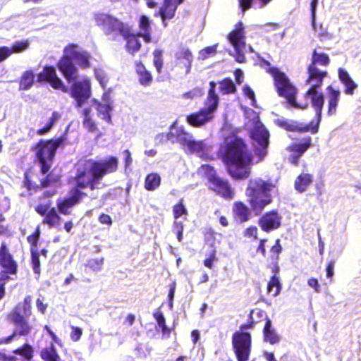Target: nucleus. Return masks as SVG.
I'll return each instance as SVG.
<instances>
[{"label":"nucleus","instance_id":"f257e3e1","mask_svg":"<svg viewBox=\"0 0 361 361\" xmlns=\"http://www.w3.org/2000/svg\"><path fill=\"white\" fill-rule=\"evenodd\" d=\"M329 62L330 60L327 54L314 50L312 56V63L308 68L309 77L307 84L310 87L305 94V98L310 99L312 105L315 109L316 123L312 121L309 125H304L296 121L278 118L275 121V123L278 126L288 131H311L313 134L318 131L324 105V97L322 93L318 92L317 88L322 85L323 79L326 76L327 72L319 69L317 66H326Z\"/></svg>","mask_w":361,"mask_h":361},{"label":"nucleus","instance_id":"f03ea898","mask_svg":"<svg viewBox=\"0 0 361 361\" xmlns=\"http://www.w3.org/2000/svg\"><path fill=\"white\" fill-rule=\"evenodd\" d=\"M224 161L233 178L244 179L249 176L252 154L241 138L235 137L227 140Z\"/></svg>","mask_w":361,"mask_h":361},{"label":"nucleus","instance_id":"7ed1b4c3","mask_svg":"<svg viewBox=\"0 0 361 361\" xmlns=\"http://www.w3.org/2000/svg\"><path fill=\"white\" fill-rule=\"evenodd\" d=\"M118 159L111 157L99 161H87L84 169H78L76 176L77 185L81 188L98 189L103 186L102 179L104 175L116 171Z\"/></svg>","mask_w":361,"mask_h":361},{"label":"nucleus","instance_id":"20e7f679","mask_svg":"<svg viewBox=\"0 0 361 361\" xmlns=\"http://www.w3.org/2000/svg\"><path fill=\"white\" fill-rule=\"evenodd\" d=\"M157 139L167 140L172 142H178L186 152L196 154L203 159L211 158L209 155L211 147L207 145L203 141L195 140L192 134L186 132L182 127H178L174 123L166 134H159Z\"/></svg>","mask_w":361,"mask_h":361},{"label":"nucleus","instance_id":"39448f33","mask_svg":"<svg viewBox=\"0 0 361 361\" xmlns=\"http://www.w3.org/2000/svg\"><path fill=\"white\" fill-rule=\"evenodd\" d=\"M90 54L76 44L67 46L63 50V56L58 63V68L65 78L71 82L78 77V69L73 63L74 61L82 68L90 66Z\"/></svg>","mask_w":361,"mask_h":361},{"label":"nucleus","instance_id":"423d86ee","mask_svg":"<svg viewBox=\"0 0 361 361\" xmlns=\"http://www.w3.org/2000/svg\"><path fill=\"white\" fill-rule=\"evenodd\" d=\"M274 188L275 185L273 183L261 178L250 180L246 189V195L252 210L256 214L260 213L271 202V192Z\"/></svg>","mask_w":361,"mask_h":361},{"label":"nucleus","instance_id":"0eeeda50","mask_svg":"<svg viewBox=\"0 0 361 361\" xmlns=\"http://www.w3.org/2000/svg\"><path fill=\"white\" fill-rule=\"evenodd\" d=\"M209 85L210 89L204 102V107L187 116V122L193 127H201L211 121L218 107L219 98L215 91L216 84L212 81Z\"/></svg>","mask_w":361,"mask_h":361},{"label":"nucleus","instance_id":"6e6552de","mask_svg":"<svg viewBox=\"0 0 361 361\" xmlns=\"http://www.w3.org/2000/svg\"><path fill=\"white\" fill-rule=\"evenodd\" d=\"M245 115L252 120L254 126L250 131V135L253 140L255 154L259 157V160H262L267 154L269 132L264 128L259 120L258 114L255 111L250 109H245Z\"/></svg>","mask_w":361,"mask_h":361},{"label":"nucleus","instance_id":"1a4fd4ad","mask_svg":"<svg viewBox=\"0 0 361 361\" xmlns=\"http://www.w3.org/2000/svg\"><path fill=\"white\" fill-rule=\"evenodd\" d=\"M94 20L97 26L100 27L104 35L116 39L118 37H127L130 32V27L111 15L97 13Z\"/></svg>","mask_w":361,"mask_h":361},{"label":"nucleus","instance_id":"9d476101","mask_svg":"<svg viewBox=\"0 0 361 361\" xmlns=\"http://www.w3.org/2000/svg\"><path fill=\"white\" fill-rule=\"evenodd\" d=\"M31 302V296H26L23 302L18 303L8 315L9 320L16 325L18 334L21 336L28 334L32 329L27 321L32 314Z\"/></svg>","mask_w":361,"mask_h":361},{"label":"nucleus","instance_id":"9b49d317","mask_svg":"<svg viewBox=\"0 0 361 361\" xmlns=\"http://www.w3.org/2000/svg\"><path fill=\"white\" fill-rule=\"evenodd\" d=\"M61 137L54 140L40 141L36 147V157L41 165L43 174L49 171L56 149L63 142Z\"/></svg>","mask_w":361,"mask_h":361},{"label":"nucleus","instance_id":"f8f14e48","mask_svg":"<svg viewBox=\"0 0 361 361\" xmlns=\"http://www.w3.org/2000/svg\"><path fill=\"white\" fill-rule=\"evenodd\" d=\"M245 35L242 22H238L235 29L228 35V39L234 48L233 56L239 63H243L245 61V54L247 52H253V49L250 45H247L245 42Z\"/></svg>","mask_w":361,"mask_h":361},{"label":"nucleus","instance_id":"ddd939ff","mask_svg":"<svg viewBox=\"0 0 361 361\" xmlns=\"http://www.w3.org/2000/svg\"><path fill=\"white\" fill-rule=\"evenodd\" d=\"M274 78L279 95L285 97L290 105L297 109H304L307 108L308 105L307 103L301 105L296 102L295 96L297 90L290 83L284 73L275 71Z\"/></svg>","mask_w":361,"mask_h":361},{"label":"nucleus","instance_id":"4468645a","mask_svg":"<svg viewBox=\"0 0 361 361\" xmlns=\"http://www.w3.org/2000/svg\"><path fill=\"white\" fill-rule=\"evenodd\" d=\"M71 97L74 99V106L77 109L84 107L88 104L91 97V82L89 78L84 76L75 81L70 88Z\"/></svg>","mask_w":361,"mask_h":361},{"label":"nucleus","instance_id":"2eb2a0df","mask_svg":"<svg viewBox=\"0 0 361 361\" xmlns=\"http://www.w3.org/2000/svg\"><path fill=\"white\" fill-rule=\"evenodd\" d=\"M201 172L207 173L209 178V188L226 199H232L234 196V190L228 183L215 176L214 169L209 165H202Z\"/></svg>","mask_w":361,"mask_h":361},{"label":"nucleus","instance_id":"dca6fc26","mask_svg":"<svg viewBox=\"0 0 361 361\" xmlns=\"http://www.w3.org/2000/svg\"><path fill=\"white\" fill-rule=\"evenodd\" d=\"M251 336L246 332H235L232 337V345L238 361H247L251 352Z\"/></svg>","mask_w":361,"mask_h":361},{"label":"nucleus","instance_id":"f3484780","mask_svg":"<svg viewBox=\"0 0 361 361\" xmlns=\"http://www.w3.org/2000/svg\"><path fill=\"white\" fill-rule=\"evenodd\" d=\"M0 264L3 269L0 272V286L4 288L5 281L12 279L10 275H15L17 270V264L8 252L4 244L0 248Z\"/></svg>","mask_w":361,"mask_h":361},{"label":"nucleus","instance_id":"a211bd4d","mask_svg":"<svg viewBox=\"0 0 361 361\" xmlns=\"http://www.w3.org/2000/svg\"><path fill=\"white\" fill-rule=\"evenodd\" d=\"M192 51L187 47H180L174 54V67L184 75H188L193 62Z\"/></svg>","mask_w":361,"mask_h":361},{"label":"nucleus","instance_id":"6ab92c4d","mask_svg":"<svg viewBox=\"0 0 361 361\" xmlns=\"http://www.w3.org/2000/svg\"><path fill=\"white\" fill-rule=\"evenodd\" d=\"M39 81H47L51 86L57 90H61L63 92H68V88L63 85L61 80L56 75V71L53 67H45L39 74Z\"/></svg>","mask_w":361,"mask_h":361},{"label":"nucleus","instance_id":"aec40b11","mask_svg":"<svg viewBox=\"0 0 361 361\" xmlns=\"http://www.w3.org/2000/svg\"><path fill=\"white\" fill-rule=\"evenodd\" d=\"M312 139L310 137H305L302 142H294L290 145L288 149L292 152L288 159L290 163L294 165H298L301 156L311 146Z\"/></svg>","mask_w":361,"mask_h":361},{"label":"nucleus","instance_id":"412c9836","mask_svg":"<svg viewBox=\"0 0 361 361\" xmlns=\"http://www.w3.org/2000/svg\"><path fill=\"white\" fill-rule=\"evenodd\" d=\"M281 216L276 212L272 211L266 213L259 220L262 229L269 232L277 229L281 226Z\"/></svg>","mask_w":361,"mask_h":361},{"label":"nucleus","instance_id":"4be33fe9","mask_svg":"<svg viewBox=\"0 0 361 361\" xmlns=\"http://www.w3.org/2000/svg\"><path fill=\"white\" fill-rule=\"evenodd\" d=\"M30 42L26 39L15 42L11 47L3 46L0 47V63L7 59L13 53H20L27 49Z\"/></svg>","mask_w":361,"mask_h":361},{"label":"nucleus","instance_id":"5701e85b","mask_svg":"<svg viewBox=\"0 0 361 361\" xmlns=\"http://www.w3.org/2000/svg\"><path fill=\"white\" fill-rule=\"evenodd\" d=\"M83 195L80 191L75 190L71 197L57 203L59 212L66 215L70 213L69 209L80 202Z\"/></svg>","mask_w":361,"mask_h":361},{"label":"nucleus","instance_id":"b1692460","mask_svg":"<svg viewBox=\"0 0 361 361\" xmlns=\"http://www.w3.org/2000/svg\"><path fill=\"white\" fill-rule=\"evenodd\" d=\"M135 70L140 84L142 86H149L152 82V74L141 61L135 62Z\"/></svg>","mask_w":361,"mask_h":361},{"label":"nucleus","instance_id":"393cba45","mask_svg":"<svg viewBox=\"0 0 361 361\" xmlns=\"http://www.w3.org/2000/svg\"><path fill=\"white\" fill-rule=\"evenodd\" d=\"M94 107L97 110L98 116L108 123L111 122L110 112L112 110V106L110 104H103L96 99L90 101V106Z\"/></svg>","mask_w":361,"mask_h":361},{"label":"nucleus","instance_id":"a878e982","mask_svg":"<svg viewBox=\"0 0 361 361\" xmlns=\"http://www.w3.org/2000/svg\"><path fill=\"white\" fill-rule=\"evenodd\" d=\"M183 0H165L164 6L159 10V15L163 21L166 19H171L173 17L177 6L180 4Z\"/></svg>","mask_w":361,"mask_h":361},{"label":"nucleus","instance_id":"bb28decb","mask_svg":"<svg viewBox=\"0 0 361 361\" xmlns=\"http://www.w3.org/2000/svg\"><path fill=\"white\" fill-rule=\"evenodd\" d=\"M338 78L345 86V93L346 94L353 95L354 90L357 87V85L353 80L347 71L340 68L338 69Z\"/></svg>","mask_w":361,"mask_h":361},{"label":"nucleus","instance_id":"cd10ccee","mask_svg":"<svg viewBox=\"0 0 361 361\" xmlns=\"http://www.w3.org/2000/svg\"><path fill=\"white\" fill-rule=\"evenodd\" d=\"M80 113L82 116V125L84 128L90 133L97 132V126L92 118V108H83L80 111Z\"/></svg>","mask_w":361,"mask_h":361},{"label":"nucleus","instance_id":"c85d7f7f","mask_svg":"<svg viewBox=\"0 0 361 361\" xmlns=\"http://www.w3.org/2000/svg\"><path fill=\"white\" fill-rule=\"evenodd\" d=\"M233 214L236 219L240 222L247 221L250 216V209L241 202H235Z\"/></svg>","mask_w":361,"mask_h":361},{"label":"nucleus","instance_id":"c756f323","mask_svg":"<svg viewBox=\"0 0 361 361\" xmlns=\"http://www.w3.org/2000/svg\"><path fill=\"white\" fill-rule=\"evenodd\" d=\"M328 90V114L333 115L336 112V107L339 101L340 91L336 90L331 86H329Z\"/></svg>","mask_w":361,"mask_h":361},{"label":"nucleus","instance_id":"7c9ffc66","mask_svg":"<svg viewBox=\"0 0 361 361\" xmlns=\"http://www.w3.org/2000/svg\"><path fill=\"white\" fill-rule=\"evenodd\" d=\"M140 32L137 33V36H140L144 39V40L149 43L151 42V27L149 18L142 16L140 18L139 23Z\"/></svg>","mask_w":361,"mask_h":361},{"label":"nucleus","instance_id":"2f4dec72","mask_svg":"<svg viewBox=\"0 0 361 361\" xmlns=\"http://www.w3.org/2000/svg\"><path fill=\"white\" fill-rule=\"evenodd\" d=\"M313 181L312 176L309 173H302L297 177L294 186L299 192H305Z\"/></svg>","mask_w":361,"mask_h":361},{"label":"nucleus","instance_id":"473e14b6","mask_svg":"<svg viewBox=\"0 0 361 361\" xmlns=\"http://www.w3.org/2000/svg\"><path fill=\"white\" fill-rule=\"evenodd\" d=\"M264 337L266 342L271 345L277 343L280 341V336L276 333L275 330L272 328L271 322L267 319L264 328Z\"/></svg>","mask_w":361,"mask_h":361},{"label":"nucleus","instance_id":"72a5a7b5","mask_svg":"<svg viewBox=\"0 0 361 361\" xmlns=\"http://www.w3.org/2000/svg\"><path fill=\"white\" fill-rule=\"evenodd\" d=\"M139 36L131 33V31L127 37H123L126 40V50L132 55L137 52L141 48V43L138 39Z\"/></svg>","mask_w":361,"mask_h":361},{"label":"nucleus","instance_id":"f704fd0d","mask_svg":"<svg viewBox=\"0 0 361 361\" xmlns=\"http://www.w3.org/2000/svg\"><path fill=\"white\" fill-rule=\"evenodd\" d=\"M40 355L44 361H63L56 352L53 342L50 343L49 346L41 350Z\"/></svg>","mask_w":361,"mask_h":361},{"label":"nucleus","instance_id":"c9c22d12","mask_svg":"<svg viewBox=\"0 0 361 361\" xmlns=\"http://www.w3.org/2000/svg\"><path fill=\"white\" fill-rule=\"evenodd\" d=\"M161 184V177L157 173H151L148 174L145 180V188L149 191H154Z\"/></svg>","mask_w":361,"mask_h":361},{"label":"nucleus","instance_id":"e433bc0d","mask_svg":"<svg viewBox=\"0 0 361 361\" xmlns=\"http://www.w3.org/2000/svg\"><path fill=\"white\" fill-rule=\"evenodd\" d=\"M61 217L58 215L56 209L52 207L44 215L42 223L44 224H48L50 227H54L59 225Z\"/></svg>","mask_w":361,"mask_h":361},{"label":"nucleus","instance_id":"4c0bfd02","mask_svg":"<svg viewBox=\"0 0 361 361\" xmlns=\"http://www.w3.org/2000/svg\"><path fill=\"white\" fill-rule=\"evenodd\" d=\"M34 82V73L27 71L23 73L20 81V90H27L30 89Z\"/></svg>","mask_w":361,"mask_h":361},{"label":"nucleus","instance_id":"58836bf2","mask_svg":"<svg viewBox=\"0 0 361 361\" xmlns=\"http://www.w3.org/2000/svg\"><path fill=\"white\" fill-rule=\"evenodd\" d=\"M61 118V114L59 112L54 111L51 116L49 118L48 123L46 126L37 130L38 135H44L49 132L53 126Z\"/></svg>","mask_w":361,"mask_h":361},{"label":"nucleus","instance_id":"ea45409f","mask_svg":"<svg viewBox=\"0 0 361 361\" xmlns=\"http://www.w3.org/2000/svg\"><path fill=\"white\" fill-rule=\"evenodd\" d=\"M219 90L224 94L235 92L236 88L233 82L230 79H224L219 82Z\"/></svg>","mask_w":361,"mask_h":361},{"label":"nucleus","instance_id":"a19ab883","mask_svg":"<svg viewBox=\"0 0 361 361\" xmlns=\"http://www.w3.org/2000/svg\"><path fill=\"white\" fill-rule=\"evenodd\" d=\"M13 353L29 360L33 357V349L29 344H25L22 348L13 350Z\"/></svg>","mask_w":361,"mask_h":361},{"label":"nucleus","instance_id":"79ce46f5","mask_svg":"<svg viewBox=\"0 0 361 361\" xmlns=\"http://www.w3.org/2000/svg\"><path fill=\"white\" fill-rule=\"evenodd\" d=\"M281 290V285L279 279L276 276H272L268 284V292L272 293L273 296H276L279 294Z\"/></svg>","mask_w":361,"mask_h":361},{"label":"nucleus","instance_id":"37998d69","mask_svg":"<svg viewBox=\"0 0 361 361\" xmlns=\"http://www.w3.org/2000/svg\"><path fill=\"white\" fill-rule=\"evenodd\" d=\"M104 264V258H94L87 261V265L94 271H100Z\"/></svg>","mask_w":361,"mask_h":361},{"label":"nucleus","instance_id":"c03bdc74","mask_svg":"<svg viewBox=\"0 0 361 361\" xmlns=\"http://www.w3.org/2000/svg\"><path fill=\"white\" fill-rule=\"evenodd\" d=\"M153 62L158 73H161L163 66L162 51L156 49L153 52Z\"/></svg>","mask_w":361,"mask_h":361},{"label":"nucleus","instance_id":"a18cd8bd","mask_svg":"<svg viewBox=\"0 0 361 361\" xmlns=\"http://www.w3.org/2000/svg\"><path fill=\"white\" fill-rule=\"evenodd\" d=\"M216 47L217 45L215 44L202 49L199 52V59L204 60L209 56H214L216 53Z\"/></svg>","mask_w":361,"mask_h":361},{"label":"nucleus","instance_id":"49530a36","mask_svg":"<svg viewBox=\"0 0 361 361\" xmlns=\"http://www.w3.org/2000/svg\"><path fill=\"white\" fill-rule=\"evenodd\" d=\"M173 212L174 219H178L182 215H187L188 212L186 208L183 204V200L173 207Z\"/></svg>","mask_w":361,"mask_h":361},{"label":"nucleus","instance_id":"de8ad7c7","mask_svg":"<svg viewBox=\"0 0 361 361\" xmlns=\"http://www.w3.org/2000/svg\"><path fill=\"white\" fill-rule=\"evenodd\" d=\"M94 75L97 80L100 83L101 86L104 88L106 85L108 78L104 71L101 68L94 69Z\"/></svg>","mask_w":361,"mask_h":361},{"label":"nucleus","instance_id":"09e8293b","mask_svg":"<svg viewBox=\"0 0 361 361\" xmlns=\"http://www.w3.org/2000/svg\"><path fill=\"white\" fill-rule=\"evenodd\" d=\"M59 175L55 174V173L52 171L45 179L42 180L41 185L42 187L49 186L52 183H56L59 180Z\"/></svg>","mask_w":361,"mask_h":361},{"label":"nucleus","instance_id":"8fccbe9b","mask_svg":"<svg viewBox=\"0 0 361 361\" xmlns=\"http://www.w3.org/2000/svg\"><path fill=\"white\" fill-rule=\"evenodd\" d=\"M154 317L157 320L158 326L161 329L163 333L169 332V330L167 329L165 324V318L161 312H157L154 314Z\"/></svg>","mask_w":361,"mask_h":361},{"label":"nucleus","instance_id":"3c124183","mask_svg":"<svg viewBox=\"0 0 361 361\" xmlns=\"http://www.w3.org/2000/svg\"><path fill=\"white\" fill-rule=\"evenodd\" d=\"M55 192H56L55 190H47V191L44 192L43 194V196L39 197L38 204H48L49 206L51 207V202L49 197H51L52 195H54L55 194Z\"/></svg>","mask_w":361,"mask_h":361},{"label":"nucleus","instance_id":"603ef678","mask_svg":"<svg viewBox=\"0 0 361 361\" xmlns=\"http://www.w3.org/2000/svg\"><path fill=\"white\" fill-rule=\"evenodd\" d=\"M202 95V92L199 88H195L188 92H185L183 94V97L185 99H194L196 97H200Z\"/></svg>","mask_w":361,"mask_h":361},{"label":"nucleus","instance_id":"864d4df0","mask_svg":"<svg viewBox=\"0 0 361 361\" xmlns=\"http://www.w3.org/2000/svg\"><path fill=\"white\" fill-rule=\"evenodd\" d=\"M243 92L244 94L251 100V105L256 106L255 95L253 90L249 86L246 85L243 87Z\"/></svg>","mask_w":361,"mask_h":361},{"label":"nucleus","instance_id":"5fc2aeb1","mask_svg":"<svg viewBox=\"0 0 361 361\" xmlns=\"http://www.w3.org/2000/svg\"><path fill=\"white\" fill-rule=\"evenodd\" d=\"M176 282H173L169 286V306L171 309L173 307V301L175 295V291H176Z\"/></svg>","mask_w":361,"mask_h":361},{"label":"nucleus","instance_id":"6e6d98bb","mask_svg":"<svg viewBox=\"0 0 361 361\" xmlns=\"http://www.w3.org/2000/svg\"><path fill=\"white\" fill-rule=\"evenodd\" d=\"M32 264L33 267V270L35 274L39 273V259L37 253L34 252V251H32Z\"/></svg>","mask_w":361,"mask_h":361},{"label":"nucleus","instance_id":"4d7b16f0","mask_svg":"<svg viewBox=\"0 0 361 361\" xmlns=\"http://www.w3.org/2000/svg\"><path fill=\"white\" fill-rule=\"evenodd\" d=\"M257 228L256 226H250L244 231V235L247 238L253 237L254 239L257 238Z\"/></svg>","mask_w":361,"mask_h":361},{"label":"nucleus","instance_id":"13d9d810","mask_svg":"<svg viewBox=\"0 0 361 361\" xmlns=\"http://www.w3.org/2000/svg\"><path fill=\"white\" fill-rule=\"evenodd\" d=\"M82 329L79 327L72 326V331L71 334V338L73 341H78L80 340L82 336Z\"/></svg>","mask_w":361,"mask_h":361},{"label":"nucleus","instance_id":"bf43d9fd","mask_svg":"<svg viewBox=\"0 0 361 361\" xmlns=\"http://www.w3.org/2000/svg\"><path fill=\"white\" fill-rule=\"evenodd\" d=\"M51 208L48 204H37L35 211L41 216H44Z\"/></svg>","mask_w":361,"mask_h":361},{"label":"nucleus","instance_id":"052dcab7","mask_svg":"<svg viewBox=\"0 0 361 361\" xmlns=\"http://www.w3.org/2000/svg\"><path fill=\"white\" fill-rule=\"evenodd\" d=\"M99 221L102 224H106L109 226L112 224V219L111 216L106 214H102L99 216Z\"/></svg>","mask_w":361,"mask_h":361},{"label":"nucleus","instance_id":"680f3d73","mask_svg":"<svg viewBox=\"0 0 361 361\" xmlns=\"http://www.w3.org/2000/svg\"><path fill=\"white\" fill-rule=\"evenodd\" d=\"M39 233H40V232H39V227H38V228H37V230H36V232H35L34 234H32V235H30V236H28V237H27V240H28V242H29L31 245H35L37 244V242L38 238H39Z\"/></svg>","mask_w":361,"mask_h":361},{"label":"nucleus","instance_id":"e2e57ef3","mask_svg":"<svg viewBox=\"0 0 361 361\" xmlns=\"http://www.w3.org/2000/svg\"><path fill=\"white\" fill-rule=\"evenodd\" d=\"M216 259L215 252L213 251L210 255L209 257L204 261V264L206 267L212 269L213 267V262Z\"/></svg>","mask_w":361,"mask_h":361},{"label":"nucleus","instance_id":"0e129e2a","mask_svg":"<svg viewBox=\"0 0 361 361\" xmlns=\"http://www.w3.org/2000/svg\"><path fill=\"white\" fill-rule=\"evenodd\" d=\"M123 156L125 159V166L128 167L131 165L133 162V159L131 157V153L128 149H126L123 152Z\"/></svg>","mask_w":361,"mask_h":361},{"label":"nucleus","instance_id":"69168bd1","mask_svg":"<svg viewBox=\"0 0 361 361\" xmlns=\"http://www.w3.org/2000/svg\"><path fill=\"white\" fill-rule=\"evenodd\" d=\"M173 231L176 233H180L183 231V224L182 221H179L178 219H175L173 223Z\"/></svg>","mask_w":361,"mask_h":361},{"label":"nucleus","instance_id":"338daca9","mask_svg":"<svg viewBox=\"0 0 361 361\" xmlns=\"http://www.w3.org/2000/svg\"><path fill=\"white\" fill-rule=\"evenodd\" d=\"M252 2V0H239V5L243 12L250 8Z\"/></svg>","mask_w":361,"mask_h":361},{"label":"nucleus","instance_id":"774afa93","mask_svg":"<svg viewBox=\"0 0 361 361\" xmlns=\"http://www.w3.org/2000/svg\"><path fill=\"white\" fill-rule=\"evenodd\" d=\"M36 306L37 310L42 313L44 314L47 308V304L44 303L39 298L36 301Z\"/></svg>","mask_w":361,"mask_h":361}]
</instances>
